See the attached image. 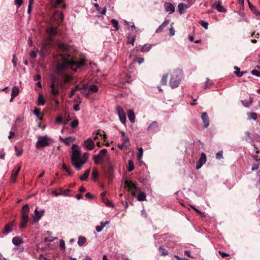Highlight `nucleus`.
Masks as SVG:
<instances>
[{
	"instance_id": "cd10ccee",
	"label": "nucleus",
	"mask_w": 260,
	"mask_h": 260,
	"mask_svg": "<svg viewBox=\"0 0 260 260\" xmlns=\"http://www.w3.org/2000/svg\"><path fill=\"white\" fill-rule=\"evenodd\" d=\"M12 243L16 246H19L22 243V240L19 237H15L12 239Z\"/></svg>"
},
{
	"instance_id": "58836bf2",
	"label": "nucleus",
	"mask_w": 260,
	"mask_h": 260,
	"mask_svg": "<svg viewBox=\"0 0 260 260\" xmlns=\"http://www.w3.org/2000/svg\"><path fill=\"white\" fill-rule=\"evenodd\" d=\"M247 115L248 117V119L249 120L253 119V120H256L257 119V114L255 113L252 112V113H247Z\"/></svg>"
},
{
	"instance_id": "2f4dec72",
	"label": "nucleus",
	"mask_w": 260,
	"mask_h": 260,
	"mask_svg": "<svg viewBox=\"0 0 260 260\" xmlns=\"http://www.w3.org/2000/svg\"><path fill=\"white\" fill-rule=\"evenodd\" d=\"M20 92L19 88L17 86H14L12 89L11 96H16L18 95Z\"/></svg>"
},
{
	"instance_id": "aec40b11",
	"label": "nucleus",
	"mask_w": 260,
	"mask_h": 260,
	"mask_svg": "<svg viewBox=\"0 0 260 260\" xmlns=\"http://www.w3.org/2000/svg\"><path fill=\"white\" fill-rule=\"evenodd\" d=\"M60 5H61L63 8H65L66 5L63 3L62 0H57L55 2L52 3L51 4V6L53 8H57Z\"/></svg>"
},
{
	"instance_id": "4c0bfd02",
	"label": "nucleus",
	"mask_w": 260,
	"mask_h": 260,
	"mask_svg": "<svg viewBox=\"0 0 260 260\" xmlns=\"http://www.w3.org/2000/svg\"><path fill=\"white\" fill-rule=\"evenodd\" d=\"M206 161V156L204 153L202 152L201 157L199 160V162L204 165Z\"/></svg>"
},
{
	"instance_id": "e433bc0d",
	"label": "nucleus",
	"mask_w": 260,
	"mask_h": 260,
	"mask_svg": "<svg viewBox=\"0 0 260 260\" xmlns=\"http://www.w3.org/2000/svg\"><path fill=\"white\" fill-rule=\"evenodd\" d=\"M88 89L90 93L96 92L98 91V87L95 85H92L88 87Z\"/></svg>"
},
{
	"instance_id": "f3484780",
	"label": "nucleus",
	"mask_w": 260,
	"mask_h": 260,
	"mask_svg": "<svg viewBox=\"0 0 260 260\" xmlns=\"http://www.w3.org/2000/svg\"><path fill=\"white\" fill-rule=\"evenodd\" d=\"M165 10L169 12V14L173 13L175 11V7L174 5L169 3H165L164 5Z\"/></svg>"
},
{
	"instance_id": "6ab92c4d",
	"label": "nucleus",
	"mask_w": 260,
	"mask_h": 260,
	"mask_svg": "<svg viewBox=\"0 0 260 260\" xmlns=\"http://www.w3.org/2000/svg\"><path fill=\"white\" fill-rule=\"evenodd\" d=\"M158 127V124L156 121H153L148 127L147 129L151 133H154Z\"/></svg>"
},
{
	"instance_id": "f257e3e1",
	"label": "nucleus",
	"mask_w": 260,
	"mask_h": 260,
	"mask_svg": "<svg viewBox=\"0 0 260 260\" xmlns=\"http://www.w3.org/2000/svg\"><path fill=\"white\" fill-rule=\"evenodd\" d=\"M57 46L60 49L59 58L61 60L56 66V70L58 74H61L69 68L77 71L78 69L84 65L83 60L75 61L73 59V56L69 53L68 46L66 44L58 42Z\"/></svg>"
},
{
	"instance_id": "bf43d9fd",
	"label": "nucleus",
	"mask_w": 260,
	"mask_h": 260,
	"mask_svg": "<svg viewBox=\"0 0 260 260\" xmlns=\"http://www.w3.org/2000/svg\"><path fill=\"white\" fill-rule=\"evenodd\" d=\"M59 246L62 249H65L66 245L64 241L61 239L59 240Z\"/></svg>"
},
{
	"instance_id": "c9c22d12",
	"label": "nucleus",
	"mask_w": 260,
	"mask_h": 260,
	"mask_svg": "<svg viewBox=\"0 0 260 260\" xmlns=\"http://www.w3.org/2000/svg\"><path fill=\"white\" fill-rule=\"evenodd\" d=\"M90 169H89L88 170H87L84 173V174L83 175H82L80 177V179L81 180V181H85L86 180L89 175V173H90Z\"/></svg>"
},
{
	"instance_id": "e2e57ef3",
	"label": "nucleus",
	"mask_w": 260,
	"mask_h": 260,
	"mask_svg": "<svg viewBox=\"0 0 260 260\" xmlns=\"http://www.w3.org/2000/svg\"><path fill=\"white\" fill-rule=\"evenodd\" d=\"M200 24L205 29H208V23L204 21H201Z\"/></svg>"
},
{
	"instance_id": "473e14b6",
	"label": "nucleus",
	"mask_w": 260,
	"mask_h": 260,
	"mask_svg": "<svg viewBox=\"0 0 260 260\" xmlns=\"http://www.w3.org/2000/svg\"><path fill=\"white\" fill-rule=\"evenodd\" d=\"M169 74H165L162 75V77L160 80V84L162 85H167L168 77Z\"/></svg>"
},
{
	"instance_id": "a19ab883",
	"label": "nucleus",
	"mask_w": 260,
	"mask_h": 260,
	"mask_svg": "<svg viewBox=\"0 0 260 260\" xmlns=\"http://www.w3.org/2000/svg\"><path fill=\"white\" fill-rule=\"evenodd\" d=\"M98 176V171L96 168H93L92 171V177L93 179L95 180Z\"/></svg>"
},
{
	"instance_id": "49530a36",
	"label": "nucleus",
	"mask_w": 260,
	"mask_h": 260,
	"mask_svg": "<svg viewBox=\"0 0 260 260\" xmlns=\"http://www.w3.org/2000/svg\"><path fill=\"white\" fill-rule=\"evenodd\" d=\"M134 169V165L132 160H128V171L131 172Z\"/></svg>"
},
{
	"instance_id": "37998d69",
	"label": "nucleus",
	"mask_w": 260,
	"mask_h": 260,
	"mask_svg": "<svg viewBox=\"0 0 260 260\" xmlns=\"http://www.w3.org/2000/svg\"><path fill=\"white\" fill-rule=\"evenodd\" d=\"M28 221V220L26 219V218L22 219L21 223L19 226L20 229H23L25 228Z\"/></svg>"
},
{
	"instance_id": "8fccbe9b",
	"label": "nucleus",
	"mask_w": 260,
	"mask_h": 260,
	"mask_svg": "<svg viewBox=\"0 0 260 260\" xmlns=\"http://www.w3.org/2000/svg\"><path fill=\"white\" fill-rule=\"evenodd\" d=\"M62 78L66 82L70 81L72 79L71 76L67 74H63L62 76Z\"/></svg>"
},
{
	"instance_id": "864d4df0",
	"label": "nucleus",
	"mask_w": 260,
	"mask_h": 260,
	"mask_svg": "<svg viewBox=\"0 0 260 260\" xmlns=\"http://www.w3.org/2000/svg\"><path fill=\"white\" fill-rule=\"evenodd\" d=\"M99 13H100L102 15H105L106 12V7H104L103 8H101L99 7V9L96 10Z\"/></svg>"
},
{
	"instance_id": "c85d7f7f",
	"label": "nucleus",
	"mask_w": 260,
	"mask_h": 260,
	"mask_svg": "<svg viewBox=\"0 0 260 260\" xmlns=\"http://www.w3.org/2000/svg\"><path fill=\"white\" fill-rule=\"evenodd\" d=\"M143 155V149L142 147L138 148V153L137 154L138 159L140 163H142V158Z\"/></svg>"
},
{
	"instance_id": "69168bd1",
	"label": "nucleus",
	"mask_w": 260,
	"mask_h": 260,
	"mask_svg": "<svg viewBox=\"0 0 260 260\" xmlns=\"http://www.w3.org/2000/svg\"><path fill=\"white\" fill-rule=\"evenodd\" d=\"M23 3V0H15V4L18 8L20 7Z\"/></svg>"
},
{
	"instance_id": "0e129e2a",
	"label": "nucleus",
	"mask_w": 260,
	"mask_h": 260,
	"mask_svg": "<svg viewBox=\"0 0 260 260\" xmlns=\"http://www.w3.org/2000/svg\"><path fill=\"white\" fill-rule=\"evenodd\" d=\"M96 135H99L101 136H103L104 138H105L106 137V134L103 131H101V130L99 129L98 131H97L96 132Z\"/></svg>"
},
{
	"instance_id": "bb28decb",
	"label": "nucleus",
	"mask_w": 260,
	"mask_h": 260,
	"mask_svg": "<svg viewBox=\"0 0 260 260\" xmlns=\"http://www.w3.org/2000/svg\"><path fill=\"white\" fill-rule=\"evenodd\" d=\"M51 93L54 95H56L59 93L58 90L56 88L54 82H52L50 85Z\"/></svg>"
},
{
	"instance_id": "6e6552de",
	"label": "nucleus",
	"mask_w": 260,
	"mask_h": 260,
	"mask_svg": "<svg viewBox=\"0 0 260 260\" xmlns=\"http://www.w3.org/2000/svg\"><path fill=\"white\" fill-rule=\"evenodd\" d=\"M116 110L120 121L123 124H124L126 122V114L124 110L122 107L118 106L116 107Z\"/></svg>"
},
{
	"instance_id": "680f3d73",
	"label": "nucleus",
	"mask_w": 260,
	"mask_h": 260,
	"mask_svg": "<svg viewBox=\"0 0 260 260\" xmlns=\"http://www.w3.org/2000/svg\"><path fill=\"white\" fill-rule=\"evenodd\" d=\"M251 74L255 76L256 77H259L260 76V71L256 70H253L251 72Z\"/></svg>"
},
{
	"instance_id": "a18cd8bd",
	"label": "nucleus",
	"mask_w": 260,
	"mask_h": 260,
	"mask_svg": "<svg viewBox=\"0 0 260 260\" xmlns=\"http://www.w3.org/2000/svg\"><path fill=\"white\" fill-rule=\"evenodd\" d=\"M62 169L65 170L69 175L72 176L73 175V173L72 171H70V170L67 168L65 164H62Z\"/></svg>"
},
{
	"instance_id": "7c9ffc66",
	"label": "nucleus",
	"mask_w": 260,
	"mask_h": 260,
	"mask_svg": "<svg viewBox=\"0 0 260 260\" xmlns=\"http://www.w3.org/2000/svg\"><path fill=\"white\" fill-rule=\"evenodd\" d=\"M138 200L139 201H144L146 200V196L144 192L141 191L138 195Z\"/></svg>"
},
{
	"instance_id": "9b49d317",
	"label": "nucleus",
	"mask_w": 260,
	"mask_h": 260,
	"mask_svg": "<svg viewBox=\"0 0 260 260\" xmlns=\"http://www.w3.org/2000/svg\"><path fill=\"white\" fill-rule=\"evenodd\" d=\"M29 212V206L27 204H25L22 208L21 218L24 219V218H26V219L28 220Z\"/></svg>"
},
{
	"instance_id": "13d9d810",
	"label": "nucleus",
	"mask_w": 260,
	"mask_h": 260,
	"mask_svg": "<svg viewBox=\"0 0 260 260\" xmlns=\"http://www.w3.org/2000/svg\"><path fill=\"white\" fill-rule=\"evenodd\" d=\"M222 154H223V152L222 151H220L218 152L216 154V158L217 159H220L221 158H222L223 157Z\"/></svg>"
},
{
	"instance_id": "79ce46f5",
	"label": "nucleus",
	"mask_w": 260,
	"mask_h": 260,
	"mask_svg": "<svg viewBox=\"0 0 260 260\" xmlns=\"http://www.w3.org/2000/svg\"><path fill=\"white\" fill-rule=\"evenodd\" d=\"M252 101V100L251 99L250 100H242L241 101V102H242L243 105L245 107H248L250 106V105L251 104Z\"/></svg>"
},
{
	"instance_id": "5701e85b",
	"label": "nucleus",
	"mask_w": 260,
	"mask_h": 260,
	"mask_svg": "<svg viewBox=\"0 0 260 260\" xmlns=\"http://www.w3.org/2000/svg\"><path fill=\"white\" fill-rule=\"evenodd\" d=\"M88 157H89V153L88 152H85L82 155H81V168L82 167V166L86 162Z\"/></svg>"
},
{
	"instance_id": "20e7f679",
	"label": "nucleus",
	"mask_w": 260,
	"mask_h": 260,
	"mask_svg": "<svg viewBox=\"0 0 260 260\" xmlns=\"http://www.w3.org/2000/svg\"><path fill=\"white\" fill-rule=\"evenodd\" d=\"M105 164L107 165V176L108 180H111L114 176L115 166L111 160V158L108 156L105 160Z\"/></svg>"
},
{
	"instance_id": "f03ea898",
	"label": "nucleus",
	"mask_w": 260,
	"mask_h": 260,
	"mask_svg": "<svg viewBox=\"0 0 260 260\" xmlns=\"http://www.w3.org/2000/svg\"><path fill=\"white\" fill-rule=\"evenodd\" d=\"M72 154L71 156V162L72 165L78 170L81 169V152L78 146L73 144L72 147Z\"/></svg>"
},
{
	"instance_id": "4468645a",
	"label": "nucleus",
	"mask_w": 260,
	"mask_h": 260,
	"mask_svg": "<svg viewBox=\"0 0 260 260\" xmlns=\"http://www.w3.org/2000/svg\"><path fill=\"white\" fill-rule=\"evenodd\" d=\"M14 224V221H12L9 222V223H8L7 224H6L5 226L3 233L6 235L11 233L12 231Z\"/></svg>"
},
{
	"instance_id": "b1692460",
	"label": "nucleus",
	"mask_w": 260,
	"mask_h": 260,
	"mask_svg": "<svg viewBox=\"0 0 260 260\" xmlns=\"http://www.w3.org/2000/svg\"><path fill=\"white\" fill-rule=\"evenodd\" d=\"M213 6L215 7L216 9L220 12H225L226 9H225L220 3H214Z\"/></svg>"
},
{
	"instance_id": "39448f33",
	"label": "nucleus",
	"mask_w": 260,
	"mask_h": 260,
	"mask_svg": "<svg viewBox=\"0 0 260 260\" xmlns=\"http://www.w3.org/2000/svg\"><path fill=\"white\" fill-rule=\"evenodd\" d=\"M107 149L104 148L100 151L99 153L97 155H94L93 157V159L94 162L96 164H103L104 162L105 163V160L104 159L106 158L108 156H107Z\"/></svg>"
},
{
	"instance_id": "603ef678",
	"label": "nucleus",
	"mask_w": 260,
	"mask_h": 260,
	"mask_svg": "<svg viewBox=\"0 0 260 260\" xmlns=\"http://www.w3.org/2000/svg\"><path fill=\"white\" fill-rule=\"evenodd\" d=\"M234 69L236 70H237V71H235V74L236 75L239 77H242L243 75V72H239V68L237 67H235Z\"/></svg>"
},
{
	"instance_id": "a878e982",
	"label": "nucleus",
	"mask_w": 260,
	"mask_h": 260,
	"mask_svg": "<svg viewBox=\"0 0 260 260\" xmlns=\"http://www.w3.org/2000/svg\"><path fill=\"white\" fill-rule=\"evenodd\" d=\"M245 136L243 138V140H245L246 142L250 143H252L253 142V140L252 138L250 136V133L249 132L247 131L245 133Z\"/></svg>"
},
{
	"instance_id": "a211bd4d",
	"label": "nucleus",
	"mask_w": 260,
	"mask_h": 260,
	"mask_svg": "<svg viewBox=\"0 0 260 260\" xmlns=\"http://www.w3.org/2000/svg\"><path fill=\"white\" fill-rule=\"evenodd\" d=\"M20 169H21V167H20V166H19L16 170H13L12 174V176H11V182H15L17 175H18V173L20 172Z\"/></svg>"
},
{
	"instance_id": "f8f14e48",
	"label": "nucleus",
	"mask_w": 260,
	"mask_h": 260,
	"mask_svg": "<svg viewBox=\"0 0 260 260\" xmlns=\"http://www.w3.org/2000/svg\"><path fill=\"white\" fill-rule=\"evenodd\" d=\"M24 120V117L23 116H18L16 118L15 123L13 124L12 129H15L19 126L21 125Z\"/></svg>"
},
{
	"instance_id": "423d86ee",
	"label": "nucleus",
	"mask_w": 260,
	"mask_h": 260,
	"mask_svg": "<svg viewBox=\"0 0 260 260\" xmlns=\"http://www.w3.org/2000/svg\"><path fill=\"white\" fill-rule=\"evenodd\" d=\"M50 138L47 136H39L36 143V147L40 148L48 146L50 145Z\"/></svg>"
},
{
	"instance_id": "7ed1b4c3",
	"label": "nucleus",
	"mask_w": 260,
	"mask_h": 260,
	"mask_svg": "<svg viewBox=\"0 0 260 260\" xmlns=\"http://www.w3.org/2000/svg\"><path fill=\"white\" fill-rule=\"evenodd\" d=\"M169 82L171 88L173 89L179 86L182 78V72L180 70H175L170 73Z\"/></svg>"
},
{
	"instance_id": "774afa93",
	"label": "nucleus",
	"mask_w": 260,
	"mask_h": 260,
	"mask_svg": "<svg viewBox=\"0 0 260 260\" xmlns=\"http://www.w3.org/2000/svg\"><path fill=\"white\" fill-rule=\"evenodd\" d=\"M249 7L250 9V10L253 12L254 13H255L256 9L255 7L252 5L250 3H249Z\"/></svg>"
},
{
	"instance_id": "5fc2aeb1",
	"label": "nucleus",
	"mask_w": 260,
	"mask_h": 260,
	"mask_svg": "<svg viewBox=\"0 0 260 260\" xmlns=\"http://www.w3.org/2000/svg\"><path fill=\"white\" fill-rule=\"evenodd\" d=\"M125 183L129 187L130 189H137V187H136V185L135 184L132 183H129L127 181H126Z\"/></svg>"
},
{
	"instance_id": "412c9836",
	"label": "nucleus",
	"mask_w": 260,
	"mask_h": 260,
	"mask_svg": "<svg viewBox=\"0 0 260 260\" xmlns=\"http://www.w3.org/2000/svg\"><path fill=\"white\" fill-rule=\"evenodd\" d=\"M189 7L187 5L180 3L178 6L179 12L180 14H182L185 12V10Z\"/></svg>"
},
{
	"instance_id": "1a4fd4ad",
	"label": "nucleus",
	"mask_w": 260,
	"mask_h": 260,
	"mask_svg": "<svg viewBox=\"0 0 260 260\" xmlns=\"http://www.w3.org/2000/svg\"><path fill=\"white\" fill-rule=\"evenodd\" d=\"M44 212L45 211L44 210H41L40 211H38L37 207L35 210L34 215L32 217L34 222H37L39 221L43 216Z\"/></svg>"
},
{
	"instance_id": "c756f323",
	"label": "nucleus",
	"mask_w": 260,
	"mask_h": 260,
	"mask_svg": "<svg viewBox=\"0 0 260 260\" xmlns=\"http://www.w3.org/2000/svg\"><path fill=\"white\" fill-rule=\"evenodd\" d=\"M45 104V100L43 96L39 94L38 98L37 105L39 106H43Z\"/></svg>"
},
{
	"instance_id": "c03bdc74",
	"label": "nucleus",
	"mask_w": 260,
	"mask_h": 260,
	"mask_svg": "<svg viewBox=\"0 0 260 260\" xmlns=\"http://www.w3.org/2000/svg\"><path fill=\"white\" fill-rule=\"evenodd\" d=\"M79 124V121L76 118H75L72 122L70 123V126L72 128H75Z\"/></svg>"
},
{
	"instance_id": "0eeeda50",
	"label": "nucleus",
	"mask_w": 260,
	"mask_h": 260,
	"mask_svg": "<svg viewBox=\"0 0 260 260\" xmlns=\"http://www.w3.org/2000/svg\"><path fill=\"white\" fill-rule=\"evenodd\" d=\"M63 14L62 12L55 11L51 17L52 21L57 24H59L63 19Z\"/></svg>"
},
{
	"instance_id": "393cba45",
	"label": "nucleus",
	"mask_w": 260,
	"mask_h": 260,
	"mask_svg": "<svg viewBox=\"0 0 260 260\" xmlns=\"http://www.w3.org/2000/svg\"><path fill=\"white\" fill-rule=\"evenodd\" d=\"M153 46V44H146L141 47L140 50L142 52H148Z\"/></svg>"
},
{
	"instance_id": "3c124183",
	"label": "nucleus",
	"mask_w": 260,
	"mask_h": 260,
	"mask_svg": "<svg viewBox=\"0 0 260 260\" xmlns=\"http://www.w3.org/2000/svg\"><path fill=\"white\" fill-rule=\"evenodd\" d=\"M80 89V87L79 85H76L72 90L71 91L70 93V97H72L74 95L75 92L78 90Z\"/></svg>"
},
{
	"instance_id": "9d476101",
	"label": "nucleus",
	"mask_w": 260,
	"mask_h": 260,
	"mask_svg": "<svg viewBox=\"0 0 260 260\" xmlns=\"http://www.w3.org/2000/svg\"><path fill=\"white\" fill-rule=\"evenodd\" d=\"M83 145L87 150H92L95 147L94 142L90 138L87 139L85 140L84 142Z\"/></svg>"
},
{
	"instance_id": "4d7b16f0",
	"label": "nucleus",
	"mask_w": 260,
	"mask_h": 260,
	"mask_svg": "<svg viewBox=\"0 0 260 260\" xmlns=\"http://www.w3.org/2000/svg\"><path fill=\"white\" fill-rule=\"evenodd\" d=\"M135 40V38L134 37H132V38H131L130 37H128L127 38V43L131 44L133 45H134Z\"/></svg>"
},
{
	"instance_id": "09e8293b",
	"label": "nucleus",
	"mask_w": 260,
	"mask_h": 260,
	"mask_svg": "<svg viewBox=\"0 0 260 260\" xmlns=\"http://www.w3.org/2000/svg\"><path fill=\"white\" fill-rule=\"evenodd\" d=\"M34 114L37 116V117L40 119L41 118H40V114L41 113V110L38 108H35L33 111Z\"/></svg>"
},
{
	"instance_id": "6e6d98bb",
	"label": "nucleus",
	"mask_w": 260,
	"mask_h": 260,
	"mask_svg": "<svg viewBox=\"0 0 260 260\" xmlns=\"http://www.w3.org/2000/svg\"><path fill=\"white\" fill-rule=\"evenodd\" d=\"M159 249L162 255H166L168 254L167 251L162 246L159 247Z\"/></svg>"
},
{
	"instance_id": "f704fd0d",
	"label": "nucleus",
	"mask_w": 260,
	"mask_h": 260,
	"mask_svg": "<svg viewBox=\"0 0 260 260\" xmlns=\"http://www.w3.org/2000/svg\"><path fill=\"white\" fill-rule=\"evenodd\" d=\"M86 239L85 237H83V236H79L78 237V244L80 246H82L84 245V244L86 242Z\"/></svg>"
},
{
	"instance_id": "4be33fe9",
	"label": "nucleus",
	"mask_w": 260,
	"mask_h": 260,
	"mask_svg": "<svg viewBox=\"0 0 260 260\" xmlns=\"http://www.w3.org/2000/svg\"><path fill=\"white\" fill-rule=\"evenodd\" d=\"M127 116L131 122L134 123L135 122V115L132 110H129L127 112Z\"/></svg>"
},
{
	"instance_id": "de8ad7c7",
	"label": "nucleus",
	"mask_w": 260,
	"mask_h": 260,
	"mask_svg": "<svg viewBox=\"0 0 260 260\" xmlns=\"http://www.w3.org/2000/svg\"><path fill=\"white\" fill-rule=\"evenodd\" d=\"M123 143L125 144L126 147L129 146V140L128 136L123 138Z\"/></svg>"
},
{
	"instance_id": "72a5a7b5",
	"label": "nucleus",
	"mask_w": 260,
	"mask_h": 260,
	"mask_svg": "<svg viewBox=\"0 0 260 260\" xmlns=\"http://www.w3.org/2000/svg\"><path fill=\"white\" fill-rule=\"evenodd\" d=\"M47 32L50 36H53L55 35L57 31L55 27H51L47 29Z\"/></svg>"
},
{
	"instance_id": "ddd939ff",
	"label": "nucleus",
	"mask_w": 260,
	"mask_h": 260,
	"mask_svg": "<svg viewBox=\"0 0 260 260\" xmlns=\"http://www.w3.org/2000/svg\"><path fill=\"white\" fill-rule=\"evenodd\" d=\"M106 194V192H103L102 193H101V195L103 202L106 205L107 207H113L114 204L110 201H109L107 198L105 197Z\"/></svg>"
},
{
	"instance_id": "052dcab7",
	"label": "nucleus",
	"mask_w": 260,
	"mask_h": 260,
	"mask_svg": "<svg viewBox=\"0 0 260 260\" xmlns=\"http://www.w3.org/2000/svg\"><path fill=\"white\" fill-rule=\"evenodd\" d=\"M212 85V82L210 81L209 79H207L205 85V88H208L210 86H211Z\"/></svg>"
},
{
	"instance_id": "338daca9",
	"label": "nucleus",
	"mask_w": 260,
	"mask_h": 260,
	"mask_svg": "<svg viewBox=\"0 0 260 260\" xmlns=\"http://www.w3.org/2000/svg\"><path fill=\"white\" fill-rule=\"evenodd\" d=\"M56 122L59 124H63V121L61 117H58L56 119Z\"/></svg>"
},
{
	"instance_id": "dca6fc26",
	"label": "nucleus",
	"mask_w": 260,
	"mask_h": 260,
	"mask_svg": "<svg viewBox=\"0 0 260 260\" xmlns=\"http://www.w3.org/2000/svg\"><path fill=\"white\" fill-rule=\"evenodd\" d=\"M201 118L204 127L207 128L209 125V119L207 113L204 112L202 115Z\"/></svg>"
},
{
	"instance_id": "2eb2a0df",
	"label": "nucleus",
	"mask_w": 260,
	"mask_h": 260,
	"mask_svg": "<svg viewBox=\"0 0 260 260\" xmlns=\"http://www.w3.org/2000/svg\"><path fill=\"white\" fill-rule=\"evenodd\" d=\"M60 140L61 142L64 143L66 145H69L71 143L76 140V138L74 137H68L65 138L60 137Z\"/></svg>"
},
{
	"instance_id": "ea45409f",
	"label": "nucleus",
	"mask_w": 260,
	"mask_h": 260,
	"mask_svg": "<svg viewBox=\"0 0 260 260\" xmlns=\"http://www.w3.org/2000/svg\"><path fill=\"white\" fill-rule=\"evenodd\" d=\"M111 23L113 27L115 28L116 30H118L119 29L118 22L117 20L115 19H112L111 20Z\"/></svg>"
}]
</instances>
